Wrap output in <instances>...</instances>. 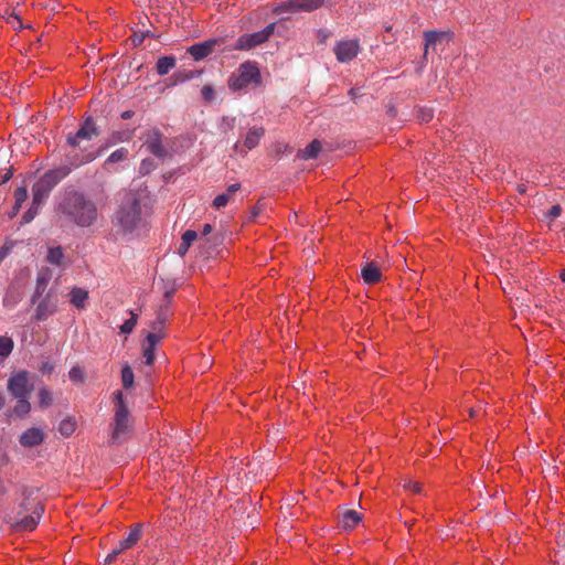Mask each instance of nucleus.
Listing matches in <instances>:
<instances>
[{
	"label": "nucleus",
	"mask_w": 565,
	"mask_h": 565,
	"mask_svg": "<svg viewBox=\"0 0 565 565\" xmlns=\"http://www.w3.org/2000/svg\"><path fill=\"white\" fill-rule=\"evenodd\" d=\"M57 213L72 225L89 227L98 217L96 203L83 192L65 191L56 206Z\"/></svg>",
	"instance_id": "nucleus-1"
},
{
	"label": "nucleus",
	"mask_w": 565,
	"mask_h": 565,
	"mask_svg": "<svg viewBox=\"0 0 565 565\" xmlns=\"http://www.w3.org/2000/svg\"><path fill=\"white\" fill-rule=\"evenodd\" d=\"M44 508L42 505L39 490L36 488H24L22 491V501L14 520L15 527L21 531H33L42 514Z\"/></svg>",
	"instance_id": "nucleus-2"
},
{
	"label": "nucleus",
	"mask_w": 565,
	"mask_h": 565,
	"mask_svg": "<svg viewBox=\"0 0 565 565\" xmlns=\"http://www.w3.org/2000/svg\"><path fill=\"white\" fill-rule=\"evenodd\" d=\"M141 221V203L136 192H126L113 217V224L121 234L132 233Z\"/></svg>",
	"instance_id": "nucleus-3"
},
{
	"label": "nucleus",
	"mask_w": 565,
	"mask_h": 565,
	"mask_svg": "<svg viewBox=\"0 0 565 565\" xmlns=\"http://www.w3.org/2000/svg\"><path fill=\"white\" fill-rule=\"evenodd\" d=\"M113 398L115 407L113 423L110 424L111 435L109 444L119 445L131 435V418L122 392L115 391Z\"/></svg>",
	"instance_id": "nucleus-4"
},
{
	"label": "nucleus",
	"mask_w": 565,
	"mask_h": 565,
	"mask_svg": "<svg viewBox=\"0 0 565 565\" xmlns=\"http://www.w3.org/2000/svg\"><path fill=\"white\" fill-rule=\"evenodd\" d=\"M72 168L61 166L46 171L32 186V195L38 203H44L50 192L71 173Z\"/></svg>",
	"instance_id": "nucleus-5"
},
{
	"label": "nucleus",
	"mask_w": 565,
	"mask_h": 565,
	"mask_svg": "<svg viewBox=\"0 0 565 565\" xmlns=\"http://www.w3.org/2000/svg\"><path fill=\"white\" fill-rule=\"evenodd\" d=\"M260 83V72L258 67L250 62L243 63L237 74L228 79V86L233 90H239L248 87L249 85H258Z\"/></svg>",
	"instance_id": "nucleus-6"
},
{
	"label": "nucleus",
	"mask_w": 565,
	"mask_h": 565,
	"mask_svg": "<svg viewBox=\"0 0 565 565\" xmlns=\"http://www.w3.org/2000/svg\"><path fill=\"white\" fill-rule=\"evenodd\" d=\"M99 136V129L92 116H88L79 125L75 134H68L66 142L72 148H81L83 141H89Z\"/></svg>",
	"instance_id": "nucleus-7"
},
{
	"label": "nucleus",
	"mask_w": 565,
	"mask_h": 565,
	"mask_svg": "<svg viewBox=\"0 0 565 565\" xmlns=\"http://www.w3.org/2000/svg\"><path fill=\"white\" fill-rule=\"evenodd\" d=\"M7 388L15 398L29 397L33 390L30 385V373L23 370L12 374L8 380Z\"/></svg>",
	"instance_id": "nucleus-8"
},
{
	"label": "nucleus",
	"mask_w": 565,
	"mask_h": 565,
	"mask_svg": "<svg viewBox=\"0 0 565 565\" xmlns=\"http://www.w3.org/2000/svg\"><path fill=\"white\" fill-rule=\"evenodd\" d=\"M142 524L136 523L130 526L129 534L119 542L118 546L115 547L105 558V565H110L116 557L125 550L131 548L141 537Z\"/></svg>",
	"instance_id": "nucleus-9"
},
{
	"label": "nucleus",
	"mask_w": 565,
	"mask_h": 565,
	"mask_svg": "<svg viewBox=\"0 0 565 565\" xmlns=\"http://www.w3.org/2000/svg\"><path fill=\"white\" fill-rule=\"evenodd\" d=\"M275 23H269L263 30L254 32L252 34H244L239 36L237 41L238 49L250 50L264 42H266L275 31Z\"/></svg>",
	"instance_id": "nucleus-10"
},
{
	"label": "nucleus",
	"mask_w": 565,
	"mask_h": 565,
	"mask_svg": "<svg viewBox=\"0 0 565 565\" xmlns=\"http://www.w3.org/2000/svg\"><path fill=\"white\" fill-rule=\"evenodd\" d=\"M58 297L57 294L50 290L44 298L38 303L34 319L45 321L50 316L57 311Z\"/></svg>",
	"instance_id": "nucleus-11"
},
{
	"label": "nucleus",
	"mask_w": 565,
	"mask_h": 565,
	"mask_svg": "<svg viewBox=\"0 0 565 565\" xmlns=\"http://www.w3.org/2000/svg\"><path fill=\"white\" fill-rule=\"evenodd\" d=\"M333 52L340 63H347L356 57L360 44L356 40L340 41L335 44Z\"/></svg>",
	"instance_id": "nucleus-12"
},
{
	"label": "nucleus",
	"mask_w": 565,
	"mask_h": 565,
	"mask_svg": "<svg viewBox=\"0 0 565 565\" xmlns=\"http://www.w3.org/2000/svg\"><path fill=\"white\" fill-rule=\"evenodd\" d=\"M186 54H189L194 62H200L212 54V39H207L200 43L186 47Z\"/></svg>",
	"instance_id": "nucleus-13"
},
{
	"label": "nucleus",
	"mask_w": 565,
	"mask_h": 565,
	"mask_svg": "<svg viewBox=\"0 0 565 565\" xmlns=\"http://www.w3.org/2000/svg\"><path fill=\"white\" fill-rule=\"evenodd\" d=\"M147 150L157 158L167 157V150L162 146V137L158 130H153L146 141Z\"/></svg>",
	"instance_id": "nucleus-14"
},
{
	"label": "nucleus",
	"mask_w": 565,
	"mask_h": 565,
	"mask_svg": "<svg viewBox=\"0 0 565 565\" xmlns=\"http://www.w3.org/2000/svg\"><path fill=\"white\" fill-rule=\"evenodd\" d=\"M362 521V515L354 510H345L338 515V526L342 530H351Z\"/></svg>",
	"instance_id": "nucleus-15"
},
{
	"label": "nucleus",
	"mask_w": 565,
	"mask_h": 565,
	"mask_svg": "<svg viewBox=\"0 0 565 565\" xmlns=\"http://www.w3.org/2000/svg\"><path fill=\"white\" fill-rule=\"evenodd\" d=\"M361 277L365 284L374 285L382 280V273L374 262H369L362 267Z\"/></svg>",
	"instance_id": "nucleus-16"
},
{
	"label": "nucleus",
	"mask_w": 565,
	"mask_h": 565,
	"mask_svg": "<svg viewBox=\"0 0 565 565\" xmlns=\"http://www.w3.org/2000/svg\"><path fill=\"white\" fill-rule=\"evenodd\" d=\"M44 439V435L39 428H29L20 437V444L24 447H34L40 445Z\"/></svg>",
	"instance_id": "nucleus-17"
},
{
	"label": "nucleus",
	"mask_w": 565,
	"mask_h": 565,
	"mask_svg": "<svg viewBox=\"0 0 565 565\" xmlns=\"http://www.w3.org/2000/svg\"><path fill=\"white\" fill-rule=\"evenodd\" d=\"M51 278H52V271H51L50 268H42L38 273L35 291H34V295L32 297V302L33 303L45 291L50 280H51Z\"/></svg>",
	"instance_id": "nucleus-18"
},
{
	"label": "nucleus",
	"mask_w": 565,
	"mask_h": 565,
	"mask_svg": "<svg viewBox=\"0 0 565 565\" xmlns=\"http://www.w3.org/2000/svg\"><path fill=\"white\" fill-rule=\"evenodd\" d=\"M239 183H233L227 186L226 191L214 198V207L221 209L226 206L230 202L234 201V195L239 190Z\"/></svg>",
	"instance_id": "nucleus-19"
},
{
	"label": "nucleus",
	"mask_w": 565,
	"mask_h": 565,
	"mask_svg": "<svg viewBox=\"0 0 565 565\" xmlns=\"http://www.w3.org/2000/svg\"><path fill=\"white\" fill-rule=\"evenodd\" d=\"M327 0H290L289 7L292 10L311 12L321 8Z\"/></svg>",
	"instance_id": "nucleus-20"
},
{
	"label": "nucleus",
	"mask_w": 565,
	"mask_h": 565,
	"mask_svg": "<svg viewBox=\"0 0 565 565\" xmlns=\"http://www.w3.org/2000/svg\"><path fill=\"white\" fill-rule=\"evenodd\" d=\"M264 135L265 129L263 127H252L245 136L243 147L246 150L256 148Z\"/></svg>",
	"instance_id": "nucleus-21"
},
{
	"label": "nucleus",
	"mask_w": 565,
	"mask_h": 565,
	"mask_svg": "<svg viewBox=\"0 0 565 565\" xmlns=\"http://www.w3.org/2000/svg\"><path fill=\"white\" fill-rule=\"evenodd\" d=\"M68 296L71 303L77 309H84L86 307V301L88 299L87 290L79 287H74L70 291Z\"/></svg>",
	"instance_id": "nucleus-22"
},
{
	"label": "nucleus",
	"mask_w": 565,
	"mask_h": 565,
	"mask_svg": "<svg viewBox=\"0 0 565 565\" xmlns=\"http://www.w3.org/2000/svg\"><path fill=\"white\" fill-rule=\"evenodd\" d=\"M241 465H242V462H239V463L230 462L225 467V470H226V473H225L226 481L231 483V487L233 489H237L238 488L239 475H241V472L243 470Z\"/></svg>",
	"instance_id": "nucleus-23"
},
{
	"label": "nucleus",
	"mask_w": 565,
	"mask_h": 565,
	"mask_svg": "<svg viewBox=\"0 0 565 565\" xmlns=\"http://www.w3.org/2000/svg\"><path fill=\"white\" fill-rule=\"evenodd\" d=\"M177 60L172 55H166L158 58L156 63V71L160 76L167 75L172 68H174Z\"/></svg>",
	"instance_id": "nucleus-24"
},
{
	"label": "nucleus",
	"mask_w": 565,
	"mask_h": 565,
	"mask_svg": "<svg viewBox=\"0 0 565 565\" xmlns=\"http://www.w3.org/2000/svg\"><path fill=\"white\" fill-rule=\"evenodd\" d=\"M212 225L206 223L203 226L202 236L199 238L200 242V254L203 260L209 262L210 258V239L206 237V235L211 232Z\"/></svg>",
	"instance_id": "nucleus-25"
},
{
	"label": "nucleus",
	"mask_w": 565,
	"mask_h": 565,
	"mask_svg": "<svg viewBox=\"0 0 565 565\" xmlns=\"http://www.w3.org/2000/svg\"><path fill=\"white\" fill-rule=\"evenodd\" d=\"M198 238H199L198 233L195 231H193V230L185 231L182 235L181 243L178 247V254L181 257H183L188 253L192 243L194 241H196Z\"/></svg>",
	"instance_id": "nucleus-26"
},
{
	"label": "nucleus",
	"mask_w": 565,
	"mask_h": 565,
	"mask_svg": "<svg viewBox=\"0 0 565 565\" xmlns=\"http://www.w3.org/2000/svg\"><path fill=\"white\" fill-rule=\"evenodd\" d=\"M321 150V142L317 139L312 140L305 149L299 151V157L303 160L316 158Z\"/></svg>",
	"instance_id": "nucleus-27"
},
{
	"label": "nucleus",
	"mask_w": 565,
	"mask_h": 565,
	"mask_svg": "<svg viewBox=\"0 0 565 565\" xmlns=\"http://www.w3.org/2000/svg\"><path fill=\"white\" fill-rule=\"evenodd\" d=\"M445 33L437 32V31H426L424 33L425 39V54H427V51L429 47H435L438 43L443 41L445 38Z\"/></svg>",
	"instance_id": "nucleus-28"
},
{
	"label": "nucleus",
	"mask_w": 565,
	"mask_h": 565,
	"mask_svg": "<svg viewBox=\"0 0 565 565\" xmlns=\"http://www.w3.org/2000/svg\"><path fill=\"white\" fill-rule=\"evenodd\" d=\"M173 289H168L164 291V303L160 306V308L157 310V320L163 321L164 323L169 319V303L171 300V297L173 295Z\"/></svg>",
	"instance_id": "nucleus-29"
},
{
	"label": "nucleus",
	"mask_w": 565,
	"mask_h": 565,
	"mask_svg": "<svg viewBox=\"0 0 565 565\" xmlns=\"http://www.w3.org/2000/svg\"><path fill=\"white\" fill-rule=\"evenodd\" d=\"M46 260L56 266H62L64 264V252L61 246L49 248Z\"/></svg>",
	"instance_id": "nucleus-30"
},
{
	"label": "nucleus",
	"mask_w": 565,
	"mask_h": 565,
	"mask_svg": "<svg viewBox=\"0 0 565 565\" xmlns=\"http://www.w3.org/2000/svg\"><path fill=\"white\" fill-rule=\"evenodd\" d=\"M14 342L11 338L0 335V364L11 354Z\"/></svg>",
	"instance_id": "nucleus-31"
},
{
	"label": "nucleus",
	"mask_w": 565,
	"mask_h": 565,
	"mask_svg": "<svg viewBox=\"0 0 565 565\" xmlns=\"http://www.w3.org/2000/svg\"><path fill=\"white\" fill-rule=\"evenodd\" d=\"M44 203H38L35 201V196L32 195V204L31 206L29 207V210L26 212H24V214L22 215V220H21V224H28L30 223L31 221L34 220V217L38 215L39 211H40V207L43 205Z\"/></svg>",
	"instance_id": "nucleus-32"
},
{
	"label": "nucleus",
	"mask_w": 565,
	"mask_h": 565,
	"mask_svg": "<svg viewBox=\"0 0 565 565\" xmlns=\"http://www.w3.org/2000/svg\"><path fill=\"white\" fill-rule=\"evenodd\" d=\"M132 136H134L132 130H128V131H124V132H118V131L114 132L111 140L109 142H107L105 146H103L100 148L99 152L107 149L108 147H110L111 145H114L117 141H129L132 138Z\"/></svg>",
	"instance_id": "nucleus-33"
},
{
	"label": "nucleus",
	"mask_w": 565,
	"mask_h": 565,
	"mask_svg": "<svg viewBox=\"0 0 565 565\" xmlns=\"http://www.w3.org/2000/svg\"><path fill=\"white\" fill-rule=\"evenodd\" d=\"M38 396H39L40 407L47 408L52 405L53 397H52V393L50 392V390L47 387H45V386L41 387L39 390Z\"/></svg>",
	"instance_id": "nucleus-34"
},
{
	"label": "nucleus",
	"mask_w": 565,
	"mask_h": 565,
	"mask_svg": "<svg viewBox=\"0 0 565 565\" xmlns=\"http://www.w3.org/2000/svg\"><path fill=\"white\" fill-rule=\"evenodd\" d=\"M17 399L18 401L13 408V413L18 416L26 415L31 409V405L28 401V397H18Z\"/></svg>",
	"instance_id": "nucleus-35"
},
{
	"label": "nucleus",
	"mask_w": 565,
	"mask_h": 565,
	"mask_svg": "<svg viewBox=\"0 0 565 565\" xmlns=\"http://www.w3.org/2000/svg\"><path fill=\"white\" fill-rule=\"evenodd\" d=\"M185 82H189L188 72H186V70H180V71L174 72L169 77V83L167 84V86H177V85L183 84Z\"/></svg>",
	"instance_id": "nucleus-36"
},
{
	"label": "nucleus",
	"mask_w": 565,
	"mask_h": 565,
	"mask_svg": "<svg viewBox=\"0 0 565 565\" xmlns=\"http://www.w3.org/2000/svg\"><path fill=\"white\" fill-rule=\"evenodd\" d=\"M128 158V149L119 148L111 152L109 157L106 159L105 163H117L125 161Z\"/></svg>",
	"instance_id": "nucleus-37"
},
{
	"label": "nucleus",
	"mask_w": 565,
	"mask_h": 565,
	"mask_svg": "<svg viewBox=\"0 0 565 565\" xmlns=\"http://www.w3.org/2000/svg\"><path fill=\"white\" fill-rule=\"evenodd\" d=\"M75 428L76 423L73 419L68 418L60 423L58 431L62 436L68 437L75 431Z\"/></svg>",
	"instance_id": "nucleus-38"
},
{
	"label": "nucleus",
	"mask_w": 565,
	"mask_h": 565,
	"mask_svg": "<svg viewBox=\"0 0 565 565\" xmlns=\"http://www.w3.org/2000/svg\"><path fill=\"white\" fill-rule=\"evenodd\" d=\"M28 199V190H26V186H19L15 189L14 191V205H15V212H19L22 204L26 201Z\"/></svg>",
	"instance_id": "nucleus-39"
},
{
	"label": "nucleus",
	"mask_w": 565,
	"mask_h": 565,
	"mask_svg": "<svg viewBox=\"0 0 565 565\" xmlns=\"http://www.w3.org/2000/svg\"><path fill=\"white\" fill-rule=\"evenodd\" d=\"M135 375L129 365H125L121 370V382L125 388H130L134 385Z\"/></svg>",
	"instance_id": "nucleus-40"
},
{
	"label": "nucleus",
	"mask_w": 565,
	"mask_h": 565,
	"mask_svg": "<svg viewBox=\"0 0 565 565\" xmlns=\"http://www.w3.org/2000/svg\"><path fill=\"white\" fill-rule=\"evenodd\" d=\"M154 350L156 348L147 342H142V355L145 358V363L147 365H152L154 363L156 356H154Z\"/></svg>",
	"instance_id": "nucleus-41"
},
{
	"label": "nucleus",
	"mask_w": 565,
	"mask_h": 565,
	"mask_svg": "<svg viewBox=\"0 0 565 565\" xmlns=\"http://www.w3.org/2000/svg\"><path fill=\"white\" fill-rule=\"evenodd\" d=\"M154 33L151 30H145L135 32L130 40L135 46L141 45V43L145 41L146 38H154Z\"/></svg>",
	"instance_id": "nucleus-42"
},
{
	"label": "nucleus",
	"mask_w": 565,
	"mask_h": 565,
	"mask_svg": "<svg viewBox=\"0 0 565 565\" xmlns=\"http://www.w3.org/2000/svg\"><path fill=\"white\" fill-rule=\"evenodd\" d=\"M434 118V110L430 107H420L417 110V119L419 122H429Z\"/></svg>",
	"instance_id": "nucleus-43"
},
{
	"label": "nucleus",
	"mask_w": 565,
	"mask_h": 565,
	"mask_svg": "<svg viewBox=\"0 0 565 565\" xmlns=\"http://www.w3.org/2000/svg\"><path fill=\"white\" fill-rule=\"evenodd\" d=\"M70 380L76 383H83L85 381V373L78 365L73 366L68 372Z\"/></svg>",
	"instance_id": "nucleus-44"
},
{
	"label": "nucleus",
	"mask_w": 565,
	"mask_h": 565,
	"mask_svg": "<svg viewBox=\"0 0 565 565\" xmlns=\"http://www.w3.org/2000/svg\"><path fill=\"white\" fill-rule=\"evenodd\" d=\"M235 127V117L224 116L218 125V129L222 134H227Z\"/></svg>",
	"instance_id": "nucleus-45"
},
{
	"label": "nucleus",
	"mask_w": 565,
	"mask_h": 565,
	"mask_svg": "<svg viewBox=\"0 0 565 565\" xmlns=\"http://www.w3.org/2000/svg\"><path fill=\"white\" fill-rule=\"evenodd\" d=\"M136 324H137V315L131 312V317L121 324L120 332L125 333V334H129L132 332Z\"/></svg>",
	"instance_id": "nucleus-46"
},
{
	"label": "nucleus",
	"mask_w": 565,
	"mask_h": 565,
	"mask_svg": "<svg viewBox=\"0 0 565 565\" xmlns=\"http://www.w3.org/2000/svg\"><path fill=\"white\" fill-rule=\"evenodd\" d=\"M99 152L98 153H95V152H87L85 153L81 160L74 158V160L72 161V164L74 167H79L82 164H85V163H88V162H92L94 161L97 157H98Z\"/></svg>",
	"instance_id": "nucleus-47"
},
{
	"label": "nucleus",
	"mask_w": 565,
	"mask_h": 565,
	"mask_svg": "<svg viewBox=\"0 0 565 565\" xmlns=\"http://www.w3.org/2000/svg\"><path fill=\"white\" fill-rule=\"evenodd\" d=\"M164 335H166V333L151 331L146 337L145 342H147L156 348L158 345V343L164 338Z\"/></svg>",
	"instance_id": "nucleus-48"
},
{
	"label": "nucleus",
	"mask_w": 565,
	"mask_h": 565,
	"mask_svg": "<svg viewBox=\"0 0 565 565\" xmlns=\"http://www.w3.org/2000/svg\"><path fill=\"white\" fill-rule=\"evenodd\" d=\"M290 0H287L285 2L279 3L275 9L274 12L276 13H282V12H297V10H292L289 7Z\"/></svg>",
	"instance_id": "nucleus-49"
},
{
	"label": "nucleus",
	"mask_w": 565,
	"mask_h": 565,
	"mask_svg": "<svg viewBox=\"0 0 565 565\" xmlns=\"http://www.w3.org/2000/svg\"><path fill=\"white\" fill-rule=\"evenodd\" d=\"M405 489L414 492V493H420L422 492V484L417 481H407L405 484H404Z\"/></svg>",
	"instance_id": "nucleus-50"
},
{
	"label": "nucleus",
	"mask_w": 565,
	"mask_h": 565,
	"mask_svg": "<svg viewBox=\"0 0 565 565\" xmlns=\"http://www.w3.org/2000/svg\"><path fill=\"white\" fill-rule=\"evenodd\" d=\"M562 213V207L558 204L553 205L550 211L546 213V216L551 220H555Z\"/></svg>",
	"instance_id": "nucleus-51"
},
{
	"label": "nucleus",
	"mask_w": 565,
	"mask_h": 565,
	"mask_svg": "<svg viewBox=\"0 0 565 565\" xmlns=\"http://www.w3.org/2000/svg\"><path fill=\"white\" fill-rule=\"evenodd\" d=\"M150 328L152 332L164 333V322L160 320H154L150 323Z\"/></svg>",
	"instance_id": "nucleus-52"
},
{
	"label": "nucleus",
	"mask_w": 565,
	"mask_h": 565,
	"mask_svg": "<svg viewBox=\"0 0 565 565\" xmlns=\"http://www.w3.org/2000/svg\"><path fill=\"white\" fill-rule=\"evenodd\" d=\"M8 22L13 26V28H19L21 29L22 28V23H21V20H20V17L14 14V13H11L8 18Z\"/></svg>",
	"instance_id": "nucleus-53"
},
{
	"label": "nucleus",
	"mask_w": 565,
	"mask_h": 565,
	"mask_svg": "<svg viewBox=\"0 0 565 565\" xmlns=\"http://www.w3.org/2000/svg\"><path fill=\"white\" fill-rule=\"evenodd\" d=\"M202 97L204 100L210 102L212 99V86L204 85L201 89Z\"/></svg>",
	"instance_id": "nucleus-54"
},
{
	"label": "nucleus",
	"mask_w": 565,
	"mask_h": 565,
	"mask_svg": "<svg viewBox=\"0 0 565 565\" xmlns=\"http://www.w3.org/2000/svg\"><path fill=\"white\" fill-rule=\"evenodd\" d=\"M247 505V502L243 501V502H237L236 505L233 508V512L235 514V520L236 521H241V519L238 518V514L242 512V510L244 508H246Z\"/></svg>",
	"instance_id": "nucleus-55"
},
{
	"label": "nucleus",
	"mask_w": 565,
	"mask_h": 565,
	"mask_svg": "<svg viewBox=\"0 0 565 565\" xmlns=\"http://www.w3.org/2000/svg\"><path fill=\"white\" fill-rule=\"evenodd\" d=\"M186 72H188L189 81H192V79L200 77L204 73V70L194 68V70H186Z\"/></svg>",
	"instance_id": "nucleus-56"
},
{
	"label": "nucleus",
	"mask_w": 565,
	"mask_h": 565,
	"mask_svg": "<svg viewBox=\"0 0 565 565\" xmlns=\"http://www.w3.org/2000/svg\"><path fill=\"white\" fill-rule=\"evenodd\" d=\"M54 370V365L50 362H43L40 366L42 373H51Z\"/></svg>",
	"instance_id": "nucleus-57"
},
{
	"label": "nucleus",
	"mask_w": 565,
	"mask_h": 565,
	"mask_svg": "<svg viewBox=\"0 0 565 565\" xmlns=\"http://www.w3.org/2000/svg\"><path fill=\"white\" fill-rule=\"evenodd\" d=\"M151 168H152L151 162L149 160H143L140 164V172L145 173V174L149 173Z\"/></svg>",
	"instance_id": "nucleus-58"
},
{
	"label": "nucleus",
	"mask_w": 565,
	"mask_h": 565,
	"mask_svg": "<svg viewBox=\"0 0 565 565\" xmlns=\"http://www.w3.org/2000/svg\"><path fill=\"white\" fill-rule=\"evenodd\" d=\"M11 178H12V170L8 169L7 172L3 175H1L0 184L8 182Z\"/></svg>",
	"instance_id": "nucleus-59"
},
{
	"label": "nucleus",
	"mask_w": 565,
	"mask_h": 565,
	"mask_svg": "<svg viewBox=\"0 0 565 565\" xmlns=\"http://www.w3.org/2000/svg\"><path fill=\"white\" fill-rule=\"evenodd\" d=\"M349 95L351 96L352 100L356 103V98L361 95L360 90L358 88H351L349 90Z\"/></svg>",
	"instance_id": "nucleus-60"
},
{
	"label": "nucleus",
	"mask_w": 565,
	"mask_h": 565,
	"mask_svg": "<svg viewBox=\"0 0 565 565\" xmlns=\"http://www.w3.org/2000/svg\"><path fill=\"white\" fill-rule=\"evenodd\" d=\"M132 116H134V111H131V110H125L124 113H121L122 119H130Z\"/></svg>",
	"instance_id": "nucleus-61"
},
{
	"label": "nucleus",
	"mask_w": 565,
	"mask_h": 565,
	"mask_svg": "<svg viewBox=\"0 0 565 565\" xmlns=\"http://www.w3.org/2000/svg\"><path fill=\"white\" fill-rule=\"evenodd\" d=\"M259 212H260V209H259V207H254V209H253V211H252V216H250V218H252V220H255V218L258 216Z\"/></svg>",
	"instance_id": "nucleus-62"
},
{
	"label": "nucleus",
	"mask_w": 565,
	"mask_h": 565,
	"mask_svg": "<svg viewBox=\"0 0 565 565\" xmlns=\"http://www.w3.org/2000/svg\"><path fill=\"white\" fill-rule=\"evenodd\" d=\"M19 212H15V205H13L12 212L9 214L10 218H13Z\"/></svg>",
	"instance_id": "nucleus-63"
},
{
	"label": "nucleus",
	"mask_w": 565,
	"mask_h": 565,
	"mask_svg": "<svg viewBox=\"0 0 565 565\" xmlns=\"http://www.w3.org/2000/svg\"><path fill=\"white\" fill-rule=\"evenodd\" d=\"M559 278L562 279V281L565 282V269H563L559 274Z\"/></svg>",
	"instance_id": "nucleus-64"
}]
</instances>
